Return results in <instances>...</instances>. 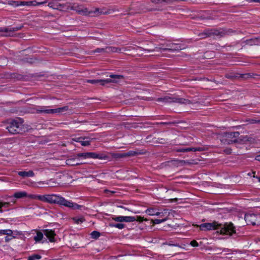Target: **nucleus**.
<instances>
[{"label":"nucleus","mask_w":260,"mask_h":260,"mask_svg":"<svg viewBox=\"0 0 260 260\" xmlns=\"http://www.w3.org/2000/svg\"><path fill=\"white\" fill-rule=\"evenodd\" d=\"M36 199L49 204H57L69 208L70 209L75 210H84L85 207L74 203L72 201L66 200L59 194H48L44 195H37Z\"/></svg>","instance_id":"1"},{"label":"nucleus","mask_w":260,"mask_h":260,"mask_svg":"<svg viewBox=\"0 0 260 260\" xmlns=\"http://www.w3.org/2000/svg\"><path fill=\"white\" fill-rule=\"evenodd\" d=\"M201 230H214L220 228V234L232 235L235 233V227L231 222L225 223L223 225L218 222L214 221L212 223H205L200 225Z\"/></svg>","instance_id":"2"},{"label":"nucleus","mask_w":260,"mask_h":260,"mask_svg":"<svg viewBox=\"0 0 260 260\" xmlns=\"http://www.w3.org/2000/svg\"><path fill=\"white\" fill-rule=\"evenodd\" d=\"M88 152H85V153H78L77 156L78 157H83L84 159L88 158Z\"/></svg>","instance_id":"36"},{"label":"nucleus","mask_w":260,"mask_h":260,"mask_svg":"<svg viewBox=\"0 0 260 260\" xmlns=\"http://www.w3.org/2000/svg\"><path fill=\"white\" fill-rule=\"evenodd\" d=\"M225 76L228 79L233 80V79L238 78V74H233L231 73H228V74H226Z\"/></svg>","instance_id":"31"},{"label":"nucleus","mask_w":260,"mask_h":260,"mask_svg":"<svg viewBox=\"0 0 260 260\" xmlns=\"http://www.w3.org/2000/svg\"><path fill=\"white\" fill-rule=\"evenodd\" d=\"M246 1L249 2V3H255V0H245Z\"/></svg>","instance_id":"50"},{"label":"nucleus","mask_w":260,"mask_h":260,"mask_svg":"<svg viewBox=\"0 0 260 260\" xmlns=\"http://www.w3.org/2000/svg\"><path fill=\"white\" fill-rule=\"evenodd\" d=\"M246 121L248 122L250 124L260 123V119L256 120L254 119H247Z\"/></svg>","instance_id":"40"},{"label":"nucleus","mask_w":260,"mask_h":260,"mask_svg":"<svg viewBox=\"0 0 260 260\" xmlns=\"http://www.w3.org/2000/svg\"><path fill=\"white\" fill-rule=\"evenodd\" d=\"M225 211L230 212V211H232V210L231 209H226Z\"/></svg>","instance_id":"53"},{"label":"nucleus","mask_w":260,"mask_h":260,"mask_svg":"<svg viewBox=\"0 0 260 260\" xmlns=\"http://www.w3.org/2000/svg\"><path fill=\"white\" fill-rule=\"evenodd\" d=\"M7 129L12 134H23L27 130L21 119L12 120L7 125Z\"/></svg>","instance_id":"3"},{"label":"nucleus","mask_w":260,"mask_h":260,"mask_svg":"<svg viewBox=\"0 0 260 260\" xmlns=\"http://www.w3.org/2000/svg\"><path fill=\"white\" fill-rule=\"evenodd\" d=\"M190 244L193 247H197L199 246L198 243L196 240L191 241Z\"/></svg>","instance_id":"46"},{"label":"nucleus","mask_w":260,"mask_h":260,"mask_svg":"<svg viewBox=\"0 0 260 260\" xmlns=\"http://www.w3.org/2000/svg\"><path fill=\"white\" fill-rule=\"evenodd\" d=\"M245 219L248 223L253 225L260 224V213L247 212L245 214Z\"/></svg>","instance_id":"10"},{"label":"nucleus","mask_w":260,"mask_h":260,"mask_svg":"<svg viewBox=\"0 0 260 260\" xmlns=\"http://www.w3.org/2000/svg\"><path fill=\"white\" fill-rule=\"evenodd\" d=\"M43 238V234L41 232L38 231L37 235L34 237V240L36 242H40Z\"/></svg>","instance_id":"27"},{"label":"nucleus","mask_w":260,"mask_h":260,"mask_svg":"<svg viewBox=\"0 0 260 260\" xmlns=\"http://www.w3.org/2000/svg\"><path fill=\"white\" fill-rule=\"evenodd\" d=\"M199 36L201 39H205L208 37L216 39L217 36L216 29L212 28L205 29L203 32L200 33Z\"/></svg>","instance_id":"15"},{"label":"nucleus","mask_w":260,"mask_h":260,"mask_svg":"<svg viewBox=\"0 0 260 260\" xmlns=\"http://www.w3.org/2000/svg\"><path fill=\"white\" fill-rule=\"evenodd\" d=\"M58 10L59 11H67L69 9V4L68 3H61L59 1V4H58Z\"/></svg>","instance_id":"25"},{"label":"nucleus","mask_w":260,"mask_h":260,"mask_svg":"<svg viewBox=\"0 0 260 260\" xmlns=\"http://www.w3.org/2000/svg\"><path fill=\"white\" fill-rule=\"evenodd\" d=\"M35 2L33 1H29V2H24V1H10L8 2L9 5L14 7H17L20 6H31L34 5L33 3Z\"/></svg>","instance_id":"17"},{"label":"nucleus","mask_w":260,"mask_h":260,"mask_svg":"<svg viewBox=\"0 0 260 260\" xmlns=\"http://www.w3.org/2000/svg\"><path fill=\"white\" fill-rule=\"evenodd\" d=\"M230 152H229V151H227V153H229Z\"/></svg>","instance_id":"58"},{"label":"nucleus","mask_w":260,"mask_h":260,"mask_svg":"<svg viewBox=\"0 0 260 260\" xmlns=\"http://www.w3.org/2000/svg\"><path fill=\"white\" fill-rule=\"evenodd\" d=\"M255 3H260V0H255Z\"/></svg>","instance_id":"54"},{"label":"nucleus","mask_w":260,"mask_h":260,"mask_svg":"<svg viewBox=\"0 0 260 260\" xmlns=\"http://www.w3.org/2000/svg\"><path fill=\"white\" fill-rule=\"evenodd\" d=\"M162 211L166 212V211H174L172 210V209H169L168 208H164L163 210H162Z\"/></svg>","instance_id":"49"},{"label":"nucleus","mask_w":260,"mask_h":260,"mask_svg":"<svg viewBox=\"0 0 260 260\" xmlns=\"http://www.w3.org/2000/svg\"><path fill=\"white\" fill-rule=\"evenodd\" d=\"M111 226L117 228L119 229H122L124 227V225L122 223H117L114 225H110Z\"/></svg>","instance_id":"44"},{"label":"nucleus","mask_w":260,"mask_h":260,"mask_svg":"<svg viewBox=\"0 0 260 260\" xmlns=\"http://www.w3.org/2000/svg\"><path fill=\"white\" fill-rule=\"evenodd\" d=\"M92 52L93 53H106V50L105 48H96L95 50L92 51Z\"/></svg>","instance_id":"39"},{"label":"nucleus","mask_w":260,"mask_h":260,"mask_svg":"<svg viewBox=\"0 0 260 260\" xmlns=\"http://www.w3.org/2000/svg\"><path fill=\"white\" fill-rule=\"evenodd\" d=\"M88 158L99 159H107L108 156L104 154L97 153L96 152H88Z\"/></svg>","instance_id":"18"},{"label":"nucleus","mask_w":260,"mask_h":260,"mask_svg":"<svg viewBox=\"0 0 260 260\" xmlns=\"http://www.w3.org/2000/svg\"><path fill=\"white\" fill-rule=\"evenodd\" d=\"M245 43L250 46L257 45L258 44V40L257 38L247 39L245 41Z\"/></svg>","instance_id":"26"},{"label":"nucleus","mask_w":260,"mask_h":260,"mask_svg":"<svg viewBox=\"0 0 260 260\" xmlns=\"http://www.w3.org/2000/svg\"><path fill=\"white\" fill-rule=\"evenodd\" d=\"M151 208H147V209L145 210V211H146V212H147V211H151Z\"/></svg>","instance_id":"52"},{"label":"nucleus","mask_w":260,"mask_h":260,"mask_svg":"<svg viewBox=\"0 0 260 260\" xmlns=\"http://www.w3.org/2000/svg\"><path fill=\"white\" fill-rule=\"evenodd\" d=\"M144 154L143 150H130L127 152L113 153L112 156L115 159H119L127 157H131Z\"/></svg>","instance_id":"8"},{"label":"nucleus","mask_w":260,"mask_h":260,"mask_svg":"<svg viewBox=\"0 0 260 260\" xmlns=\"http://www.w3.org/2000/svg\"><path fill=\"white\" fill-rule=\"evenodd\" d=\"M16 237H11V236H6L5 238V242H10L11 240H12L13 239H15L16 238Z\"/></svg>","instance_id":"45"},{"label":"nucleus","mask_w":260,"mask_h":260,"mask_svg":"<svg viewBox=\"0 0 260 260\" xmlns=\"http://www.w3.org/2000/svg\"><path fill=\"white\" fill-rule=\"evenodd\" d=\"M85 138H84L79 137V138H75L73 140H74V141H75L77 142H79L81 143L82 140H85Z\"/></svg>","instance_id":"47"},{"label":"nucleus","mask_w":260,"mask_h":260,"mask_svg":"<svg viewBox=\"0 0 260 260\" xmlns=\"http://www.w3.org/2000/svg\"><path fill=\"white\" fill-rule=\"evenodd\" d=\"M87 82L92 84H100V79H90L87 80Z\"/></svg>","instance_id":"37"},{"label":"nucleus","mask_w":260,"mask_h":260,"mask_svg":"<svg viewBox=\"0 0 260 260\" xmlns=\"http://www.w3.org/2000/svg\"><path fill=\"white\" fill-rule=\"evenodd\" d=\"M22 233L18 231H13L10 229L1 230L0 236L5 235L6 236H11L13 237H17V236L21 235Z\"/></svg>","instance_id":"16"},{"label":"nucleus","mask_w":260,"mask_h":260,"mask_svg":"<svg viewBox=\"0 0 260 260\" xmlns=\"http://www.w3.org/2000/svg\"><path fill=\"white\" fill-rule=\"evenodd\" d=\"M27 197V193L26 191H17L15 192L13 196V197L16 199H22Z\"/></svg>","instance_id":"22"},{"label":"nucleus","mask_w":260,"mask_h":260,"mask_svg":"<svg viewBox=\"0 0 260 260\" xmlns=\"http://www.w3.org/2000/svg\"><path fill=\"white\" fill-rule=\"evenodd\" d=\"M81 144L83 146H87L90 144V141L89 140H82Z\"/></svg>","instance_id":"43"},{"label":"nucleus","mask_w":260,"mask_h":260,"mask_svg":"<svg viewBox=\"0 0 260 260\" xmlns=\"http://www.w3.org/2000/svg\"><path fill=\"white\" fill-rule=\"evenodd\" d=\"M41 258V256L38 254H35L30 256L28 257V260H39Z\"/></svg>","instance_id":"35"},{"label":"nucleus","mask_w":260,"mask_h":260,"mask_svg":"<svg viewBox=\"0 0 260 260\" xmlns=\"http://www.w3.org/2000/svg\"><path fill=\"white\" fill-rule=\"evenodd\" d=\"M209 149L207 145H204L196 147H188V148H179L176 149V151L178 152H187L189 151H205Z\"/></svg>","instance_id":"13"},{"label":"nucleus","mask_w":260,"mask_h":260,"mask_svg":"<svg viewBox=\"0 0 260 260\" xmlns=\"http://www.w3.org/2000/svg\"><path fill=\"white\" fill-rule=\"evenodd\" d=\"M160 214V212H156V213L155 215H157V216H158V215H159ZM150 215H154V214H150Z\"/></svg>","instance_id":"51"},{"label":"nucleus","mask_w":260,"mask_h":260,"mask_svg":"<svg viewBox=\"0 0 260 260\" xmlns=\"http://www.w3.org/2000/svg\"><path fill=\"white\" fill-rule=\"evenodd\" d=\"M106 53H114V52H120L122 49L120 48L115 47L113 46H109L105 48Z\"/></svg>","instance_id":"21"},{"label":"nucleus","mask_w":260,"mask_h":260,"mask_svg":"<svg viewBox=\"0 0 260 260\" xmlns=\"http://www.w3.org/2000/svg\"><path fill=\"white\" fill-rule=\"evenodd\" d=\"M164 51H169L171 52L179 51L185 48L184 45L181 43H167L162 45L159 48Z\"/></svg>","instance_id":"7"},{"label":"nucleus","mask_w":260,"mask_h":260,"mask_svg":"<svg viewBox=\"0 0 260 260\" xmlns=\"http://www.w3.org/2000/svg\"><path fill=\"white\" fill-rule=\"evenodd\" d=\"M167 220V217H165L161 219H153L152 221L154 224H159L162 222H164Z\"/></svg>","instance_id":"32"},{"label":"nucleus","mask_w":260,"mask_h":260,"mask_svg":"<svg viewBox=\"0 0 260 260\" xmlns=\"http://www.w3.org/2000/svg\"><path fill=\"white\" fill-rule=\"evenodd\" d=\"M255 159L260 161V154L255 156Z\"/></svg>","instance_id":"48"},{"label":"nucleus","mask_w":260,"mask_h":260,"mask_svg":"<svg viewBox=\"0 0 260 260\" xmlns=\"http://www.w3.org/2000/svg\"><path fill=\"white\" fill-rule=\"evenodd\" d=\"M73 220L75 221V222L77 224L81 223L84 221V219L83 217L80 218H74Z\"/></svg>","instance_id":"42"},{"label":"nucleus","mask_w":260,"mask_h":260,"mask_svg":"<svg viewBox=\"0 0 260 260\" xmlns=\"http://www.w3.org/2000/svg\"><path fill=\"white\" fill-rule=\"evenodd\" d=\"M77 11L79 14L85 15H86L88 14V10L87 8H84V9H81L79 8Z\"/></svg>","instance_id":"33"},{"label":"nucleus","mask_w":260,"mask_h":260,"mask_svg":"<svg viewBox=\"0 0 260 260\" xmlns=\"http://www.w3.org/2000/svg\"><path fill=\"white\" fill-rule=\"evenodd\" d=\"M215 56V53L213 51H206L204 53V57L206 58H211Z\"/></svg>","instance_id":"30"},{"label":"nucleus","mask_w":260,"mask_h":260,"mask_svg":"<svg viewBox=\"0 0 260 260\" xmlns=\"http://www.w3.org/2000/svg\"><path fill=\"white\" fill-rule=\"evenodd\" d=\"M104 192L107 195V197H111L116 192V191L106 189L104 190Z\"/></svg>","instance_id":"34"},{"label":"nucleus","mask_w":260,"mask_h":260,"mask_svg":"<svg viewBox=\"0 0 260 260\" xmlns=\"http://www.w3.org/2000/svg\"><path fill=\"white\" fill-rule=\"evenodd\" d=\"M217 38L223 37L226 35H233L237 34V31L232 28L216 29Z\"/></svg>","instance_id":"14"},{"label":"nucleus","mask_w":260,"mask_h":260,"mask_svg":"<svg viewBox=\"0 0 260 260\" xmlns=\"http://www.w3.org/2000/svg\"><path fill=\"white\" fill-rule=\"evenodd\" d=\"M58 4H59V1L57 0H53L51 2H50L48 4V6L54 10H58Z\"/></svg>","instance_id":"23"},{"label":"nucleus","mask_w":260,"mask_h":260,"mask_svg":"<svg viewBox=\"0 0 260 260\" xmlns=\"http://www.w3.org/2000/svg\"><path fill=\"white\" fill-rule=\"evenodd\" d=\"M18 175L22 177H32L35 176V173L32 170L29 171H19Z\"/></svg>","instance_id":"20"},{"label":"nucleus","mask_w":260,"mask_h":260,"mask_svg":"<svg viewBox=\"0 0 260 260\" xmlns=\"http://www.w3.org/2000/svg\"><path fill=\"white\" fill-rule=\"evenodd\" d=\"M156 101L158 103H162L165 104L171 103H178L180 104H184L185 105L194 104L196 102V101L194 100H190L184 98H176L168 96L158 98L156 99Z\"/></svg>","instance_id":"4"},{"label":"nucleus","mask_w":260,"mask_h":260,"mask_svg":"<svg viewBox=\"0 0 260 260\" xmlns=\"http://www.w3.org/2000/svg\"><path fill=\"white\" fill-rule=\"evenodd\" d=\"M114 220L118 222H132L135 220H137L139 222H142L143 220H147L146 218H144V217H142L140 216H119L113 218Z\"/></svg>","instance_id":"9"},{"label":"nucleus","mask_w":260,"mask_h":260,"mask_svg":"<svg viewBox=\"0 0 260 260\" xmlns=\"http://www.w3.org/2000/svg\"><path fill=\"white\" fill-rule=\"evenodd\" d=\"M110 77L111 79H100V85L104 86L111 82L117 83L118 82V79H124V76L122 75L111 74Z\"/></svg>","instance_id":"12"},{"label":"nucleus","mask_w":260,"mask_h":260,"mask_svg":"<svg viewBox=\"0 0 260 260\" xmlns=\"http://www.w3.org/2000/svg\"><path fill=\"white\" fill-rule=\"evenodd\" d=\"M23 27L22 24H20L14 27H0V35L3 36H11L14 32L21 29Z\"/></svg>","instance_id":"11"},{"label":"nucleus","mask_w":260,"mask_h":260,"mask_svg":"<svg viewBox=\"0 0 260 260\" xmlns=\"http://www.w3.org/2000/svg\"><path fill=\"white\" fill-rule=\"evenodd\" d=\"M230 152H229V151H227V153H229Z\"/></svg>","instance_id":"57"},{"label":"nucleus","mask_w":260,"mask_h":260,"mask_svg":"<svg viewBox=\"0 0 260 260\" xmlns=\"http://www.w3.org/2000/svg\"><path fill=\"white\" fill-rule=\"evenodd\" d=\"M69 109L68 106H64L56 109H48V107L43 106L37 109V113H45V114H56L62 113L67 111Z\"/></svg>","instance_id":"6"},{"label":"nucleus","mask_w":260,"mask_h":260,"mask_svg":"<svg viewBox=\"0 0 260 260\" xmlns=\"http://www.w3.org/2000/svg\"><path fill=\"white\" fill-rule=\"evenodd\" d=\"M240 135L238 132H231L224 133L221 139L222 143L225 145H229L238 142L237 138Z\"/></svg>","instance_id":"5"},{"label":"nucleus","mask_w":260,"mask_h":260,"mask_svg":"<svg viewBox=\"0 0 260 260\" xmlns=\"http://www.w3.org/2000/svg\"><path fill=\"white\" fill-rule=\"evenodd\" d=\"M256 178L258 179V181L260 182V177H256Z\"/></svg>","instance_id":"55"},{"label":"nucleus","mask_w":260,"mask_h":260,"mask_svg":"<svg viewBox=\"0 0 260 260\" xmlns=\"http://www.w3.org/2000/svg\"><path fill=\"white\" fill-rule=\"evenodd\" d=\"M91 236L93 238H98L100 237V234L97 231H93L91 233Z\"/></svg>","instance_id":"41"},{"label":"nucleus","mask_w":260,"mask_h":260,"mask_svg":"<svg viewBox=\"0 0 260 260\" xmlns=\"http://www.w3.org/2000/svg\"><path fill=\"white\" fill-rule=\"evenodd\" d=\"M43 232L44 234L48 238L50 242H54L55 241L54 239L55 234L53 231L51 230H45Z\"/></svg>","instance_id":"19"},{"label":"nucleus","mask_w":260,"mask_h":260,"mask_svg":"<svg viewBox=\"0 0 260 260\" xmlns=\"http://www.w3.org/2000/svg\"><path fill=\"white\" fill-rule=\"evenodd\" d=\"M139 48H140L141 49H143L144 51L148 52H153L154 51V49L153 48H150V47H149L148 46H147L145 48L139 47Z\"/></svg>","instance_id":"38"},{"label":"nucleus","mask_w":260,"mask_h":260,"mask_svg":"<svg viewBox=\"0 0 260 260\" xmlns=\"http://www.w3.org/2000/svg\"><path fill=\"white\" fill-rule=\"evenodd\" d=\"M159 143H161V144L164 143V142H159Z\"/></svg>","instance_id":"56"},{"label":"nucleus","mask_w":260,"mask_h":260,"mask_svg":"<svg viewBox=\"0 0 260 260\" xmlns=\"http://www.w3.org/2000/svg\"><path fill=\"white\" fill-rule=\"evenodd\" d=\"M256 74L253 73L238 74V78L249 79L254 78Z\"/></svg>","instance_id":"24"},{"label":"nucleus","mask_w":260,"mask_h":260,"mask_svg":"<svg viewBox=\"0 0 260 260\" xmlns=\"http://www.w3.org/2000/svg\"><path fill=\"white\" fill-rule=\"evenodd\" d=\"M75 158L69 159L67 160V164L71 166H78L80 165L79 162H76Z\"/></svg>","instance_id":"28"},{"label":"nucleus","mask_w":260,"mask_h":260,"mask_svg":"<svg viewBox=\"0 0 260 260\" xmlns=\"http://www.w3.org/2000/svg\"><path fill=\"white\" fill-rule=\"evenodd\" d=\"M11 204L9 202H1L0 201V211H3L2 208H8L10 206Z\"/></svg>","instance_id":"29"}]
</instances>
